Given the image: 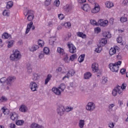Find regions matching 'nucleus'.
Here are the masks:
<instances>
[{
    "mask_svg": "<svg viewBox=\"0 0 128 128\" xmlns=\"http://www.w3.org/2000/svg\"><path fill=\"white\" fill-rule=\"evenodd\" d=\"M84 126V120H80L79 122V127L80 128H83Z\"/></svg>",
    "mask_w": 128,
    "mask_h": 128,
    "instance_id": "obj_37",
    "label": "nucleus"
},
{
    "mask_svg": "<svg viewBox=\"0 0 128 128\" xmlns=\"http://www.w3.org/2000/svg\"><path fill=\"white\" fill-rule=\"evenodd\" d=\"M122 4H124V6H126V4H128V0H124Z\"/></svg>",
    "mask_w": 128,
    "mask_h": 128,
    "instance_id": "obj_59",
    "label": "nucleus"
},
{
    "mask_svg": "<svg viewBox=\"0 0 128 128\" xmlns=\"http://www.w3.org/2000/svg\"><path fill=\"white\" fill-rule=\"evenodd\" d=\"M108 42V40H106V38H102L100 42V46H106V44Z\"/></svg>",
    "mask_w": 128,
    "mask_h": 128,
    "instance_id": "obj_21",
    "label": "nucleus"
},
{
    "mask_svg": "<svg viewBox=\"0 0 128 128\" xmlns=\"http://www.w3.org/2000/svg\"><path fill=\"white\" fill-rule=\"evenodd\" d=\"M16 78L15 76H9L6 78V84L9 86H12L14 82H16Z\"/></svg>",
    "mask_w": 128,
    "mask_h": 128,
    "instance_id": "obj_6",
    "label": "nucleus"
},
{
    "mask_svg": "<svg viewBox=\"0 0 128 128\" xmlns=\"http://www.w3.org/2000/svg\"><path fill=\"white\" fill-rule=\"evenodd\" d=\"M32 24H34V23L32 22H31L29 24H28L26 31V34H28V33L30 32V30L31 28H32V30H34L35 27H34V26H32Z\"/></svg>",
    "mask_w": 128,
    "mask_h": 128,
    "instance_id": "obj_9",
    "label": "nucleus"
},
{
    "mask_svg": "<svg viewBox=\"0 0 128 128\" xmlns=\"http://www.w3.org/2000/svg\"><path fill=\"white\" fill-rule=\"evenodd\" d=\"M122 64V61H118L116 63H110L109 64V68L112 72H116L118 70V66Z\"/></svg>",
    "mask_w": 128,
    "mask_h": 128,
    "instance_id": "obj_2",
    "label": "nucleus"
},
{
    "mask_svg": "<svg viewBox=\"0 0 128 128\" xmlns=\"http://www.w3.org/2000/svg\"><path fill=\"white\" fill-rule=\"evenodd\" d=\"M92 68L93 72H98V64L94 62L92 64Z\"/></svg>",
    "mask_w": 128,
    "mask_h": 128,
    "instance_id": "obj_11",
    "label": "nucleus"
},
{
    "mask_svg": "<svg viewBox=\"0 0 128 128\" xmlns=\"http://www.w3.org/2000/svg\"><path fill=\"white\" fill-rule=\"evenodd\" d=\"M14 40L8 41V48H12L14 46Z\"/></svg>",
    "mask_w": 128,
    "mask_h": 128,
    "instance_id": "obj_27",
    "label": "nucleus"
},
{
    "mask_svg": "<svg viewBox=\"0 0 128 128\" xmlns=\"http://www.w3.org/2000/svg\"><path fill=\"white\" fill-rule=\"evenodd\" d=\"M38 44L40 46H44V41L40 40H38Z\"/></svg>",
    "mask_w": 128,
    "mask_h": 128,
    "instance_id": "obj_50",
    "label": "nucleus"
},
{
    "mask_svg": "<svg viewBox=\"0 0 128 128\" xmlns=\"http://www.w3.org/2000/svg\"><path fill=\"white\" fill-rule=\"evenodd\" d=\"M120 73L122 74H126V69L124 68H122L120 71Z\"/></svg>",
    "mask_w": 128,
    "mask_h": 128,
    "instance_id": "obj_58",
    "label": "nucleus"
},
{
    "mask_svg": "<svg viewBox=\"0 0 128 128\" xmlns=\"http://www.w3.org/2000/svg\"><path fill=\"white\" fill-rule=\"evenodd\" d=\"M30 88L32 92H36L38 88V86L34 81H32L30 82Z\"/></svg>",
    "mask_w": 128,
    "mask_h": 128,
    "instance_id": "obj_7",
    "label": "nucleus"
},
{
    "mask_svg": "<svg viewBox=\"0 0 128 128\" xmlns=\"http://www.w3.org/2000/svg\"><path fill=\"white\" fill-rule=\"evenodd\" d=\"M38 48H40V46L36 44H34L31 47L29 48L30 52H36V50H38Z\"/></svg>",
    "mask_w": 128,
    "mask_h": 128,
    "instance_id": "obj_17",
    "label": "nucleus"
},
{
    "mask_svg": "<svg viewBox=\"0 0 128 128\" xmlns=\"http://www.w3.org/2000/svg\"><path fill=\"white\" fill-rule=\"evenodd\" d=\"M20 58V52L18 50H13V54L10 55V60H14V62H16V60H18Z\"/></svg>",
    "mask_w": 128,
    "mask_h": 128,
    "instance_id": "obj_1",
    "label": "nucleus"
},
{
    "mask_svg": "<svg viewBox=\"0 0 128 128\" xmlns=\"http://www.w3.org/2000/svg\"><path fill=\"white\" fill-rule=\"evenodd\" d=\"M2 38H8L9 40H10L12 38L10 35L8 34V33L4 34L2 36Z\"/></svg>",
    "mask_w": 128,
    "mask_h": 128,
    "instance_id": "obj_34",
    "label": "nucleus"
},
{
    "mask_svg": "<svg viewBox=\"0 0 128 128\" xmlns=\"http://www.w3.org/2000/svg\"><path fill=\"white\" fill-rule=\"evenodd\" d=\"M10 10H5L3 12V16H10Z\"/></svg>",
    "mask_w": 128,
    "mask_h": 128,
    "instance_id": "obj_40",
    "label": "nucleus"
},
{
    "mask_svg": "<svg viewBox=\"0 0 128 128\" xmlns=\"http://www.w3.org/2000/svg\"><path fill=\"white\" fill-rule=\"evenodd\" d=\"M62 70V67H59L56 70V72H61Z\"/></svg>",
    "mask_w": 128,
    "mask_h": 128,
    "instance_id": "obj_60",
    "label": "nucleus"
},
{
    "mask_svg": "<svg viewBox=\"0 0 128 128\" xmlns=\"http://www.w3.org/2000/svg\"><path fill=\"white\" fill-rule=\"evenodd\" d=\"M96 34H98L100 32V28L97 27L94 28Z\"/></svg>",
    "mask_w": 128,
    "mask_h": 128,
    "instance_id": "obj_51",
    "label": "nucleus"
},
{
    "mask_svg": "<svg viewBox=\"0 0 128 128\" xmlns=\"http://www.w3.org/2000/svg\"><path fill=\"white\" fill-rule=\"evenodd\" d=\"M116 41L118 42V44H120V42H122V37L118 38L116 39Z\"/></svg>",
    "mask_w": 128,
    "mask_h": 128,
    "instance_id": "obj_55",
    "label": "nucleus"
},
{
    "mask_svg": "<svg viewBox=\"0 0 128 128\" xmlns=\"http://www.w3.org/2000/svg\"><path fill=\"white\" fill-rule=\"evenodd\" d=\"M32 78L34 81L38 80H40V75L36 73H33Z\"/></svg>",
    "mask_w": 128,
    "mask_h": 128,
    "instance_id": "obj_19",
    "label": "nucleus"
},
{
    "mask_svg": "<svg viewBox=\"0 0 128 128\" xmlns=\"http://www.w3.org/2000/svg\"><path fill=\"white\" fill-rule=\"evenodd\" d=\"M114 127V122H111L110 124H109V128H113Z\"/></svg>",
    "mask_w": 128,
    "mask_h": 128,
    "instance_id": "obj_57",
    "label": "nucleus"
},
{
    "mask_svg": "<svg viewBox=\"0 0 128 128\" xmlns=\"http://www.w3.org/2000/svg\"><path fill=\"white\" fill-rule=\"evenodd\" d=\"M98 24L100 26H107L108 24V20H100L98 22Z\"/></svg>",
    "mask_w": 128,
    "mask_h": 128,
    "instance_id": "obj_10",
    "label": "nucleus"
},
{
    "mask_svg": "<svg viewBox=\"0 0 128 128\" xmlns=\"http://www.w3.org/2000/svg\"><path fill=\"white\" fill-rule=\"evenodd\" d=\"M52 91L53 92H54V94H57V96H60V94H62V91L60 89H59V88H52Z\"/></svg>",
    "mask_w": 128,
    "mask_h": 128,
    "instance_id": "obj_15",
    "label": "nucleus"
},
{
    "mask_svg": "<svg viewBox=\"0 0 128 128\" xmlns=\"http://www.w3.org/2000/svg\"><path fill=\"white\" fill-rule=\"evenodd\" d=\"M105 4L106 6V7L108 8H112V6H114V4L108 1L106 2Z\"/></svg>",
    "mask_w": 128,
    "mask_h": 128,
    "instance_id": "obj_26",
    "label": "nucleus"
},
{
    "mask_svg": "<svg viewBox=\"0 0 128 128\" xmlns=\"http://www.w3.org/2000/svg\"><path fill=\"white\" fill-rule=\"evenodd\" d=\"M128 21V18L126 17L122 16L120 18V22H126Z\"/></svg>",
    "mask_w": 128,
    "mask_h": 128,
    "instance_id": "obj_45",
    "label": "nucleus"
},
{
    "mask_svg": "<svg viewBox=\"0 0 128 128\" xmlns=\"http://www.w3.org/2000/svg\"><path fill=\"white\" fill-rule=\"evenodd\" d=\"M103 36L104 38H112V35L109 32H105L103 33Z\"/></svg>",
    "mask_w": 128,
    "mask_h": 128,
    "instance_id": "obj_28",
    "label": "nucleus"
},
{
    "mask_svg": "<svg viewBox=\"0 0 128 128\" xmlns=\"http://www.w3.org/2000/svg\"><path fill=\"white\" fill-rule=\"evenodd\" d=\"M82 8L84 10V12H90V6L88 4H84L83 5Z\"/></svg>",
    "mask_w": 128,
    "mask_h": 128,
    "instance_id": "obj_18",
    "label": "nucleus"
},
{
    "mask_svg": "<svg viewBox=\"0 0 128 128\" xmlns=\"http://www.w3.org/2000/svg\"><path fill=\"white\" fill-rule=\"evenodd\" d=\"M50 78H52V74H48L45 80V84H48V82L50 80Z\"/></svg>",
    "mask_w": 128,
    "mask_h": 128,
    "instance_id": "obj_32",
    "label": "nucleus"
},
{
    "mask_svg": "<svg viewBox=\"0 0 128 128\" xmlns=\"http://www.w3.org/2000/svg\"><path fill=\"white\" fill-rule=\"evenodd\" d=\"M28 70V74H32V66H30V64H28L26 67Z\"/></svg>",
    "mask_w": 128,
    "mask_h": 128,
    "instance_id": "obj_38",
    "label": "nucleus"
},
{
    "mask_svg": "<svg viewBox=\"0 0 128 128\" xmlns=\"http://www.w3.org/2000/svg\"><path fill=\"white\" fill-rule=\"evenodd\" d=\"M76 36L82 38H86V35L84 34L82 32H78L76 33Z\"/></svg>",
    "mask_w": 128,
    "mask_h": 128,
    "instance_id": "obj_23",
    "label": "nucleus"
},
{
    "mask_svg": "<svg viewBox=\"0 0 128 128\" xmlns=\"http://www.w3.org/2000/svg\"><path fill=\"white\" fill-rule=\"evenodd\" d=\"M34 18V16H28L27 17V20L29 22H32Z\"/></svg>",
    "mask_w": 128,
    "mask_h": 128,
    "instance_id": "obj_44",
    "label": "nucleus"
},
{
    "mask_svg": "<svg viewBox=\"0 0 128 128\" xmlns=\"http://www.w3.org/2000/svg\"><path fill=\"white\" fill-rule=\"evenodd\" d=\"M108 82V78L105 77L102 78V84H106Z\"/></svg>",
    "mask_w": 128,
    "mask_h": 128,
    "instance_id": "obj_48",
    "label": "nucleus"
},
{
    "mask_svg": "<svg viewBox=\"0 0 128 128\" xmlns=\"http://www.w3.org/2000/svg\"><path fill=\"white\" fill-rule=\"evenodd\" d=\"M2 110L3 112V114H6V116H8V114H10V110L6 108L5 107H3L2 108Z\"/></svg>",
    "mask_w": 128,
    "mask_h": 128,
    "instance_id": "obj_25",
    "label": "nucleus"
},
{
    "mask_svg": "<svg viewBox=\"0 0 128 128\" xmlns=\"http://www.w3.org/2000/svg\"><path fill=\"white\" fill-rule=\"evenodd\" d=\"M44 56V52H40V55H39V58H42Z\"/></svg>",
    "mask_w": 128,
    "mask_h": 128,
    "instance_id": "obj_52",
    "label": "nucleus"
},
{
    "mask_svg": "<svg viewBox=\"0 0 128 128\" xmlns=\"http://www.w3.org/2000/svg\"><path fill=\"white\" fill-rule=\"evenodd\" d=\"M116 52V48H111L109 51V54L110 56H114Z\"/></svg>",
    "mask_w": 128,
    "mask_h": 128,
    "instance_id": "obj_22",
    "label": "nucleus"
},
{
    "mask_svg": "<svg viewBox=\"0 0 128 128\" xmlns=\"http://www.w3.org/2000/svg\"><path fill=\"white\" fill-rule=\"evenodd\" d=\"M1 100H2V102H6V100H8V98H6V97H2Z\"/></svg>",
    "mask_w": 128,
    "mask_h": 128,
    "instance_id": "obj_61",
    "label": "nucleus"
},
{
    "mask_svg": "<svg viewBox=\"0 0 128 128\" xmlns=\"http://www.w3.org/2000/svg\"><path fill=\"white\" fill-rule=\"evenodd\" d=\"M84 56H86V55L84 54H82L80 56V57L78 58V62H82L84 60Z\"/></svg>",
    "mask_w": 128,
    "mask_h": 128,
    "instance_id": "obj_29",
    "label": "nucleus"
},
{
    "mask_svg": "<svg viewBox=\"0 0 128 128\" xmlns=\"http://www.w3.org/2000/svg\"><path fill=\"white\" fill-rule=\"evenodd\" d=\"M90 23L91 24H92V26H97L98 24L96 21V20H90Z\"/></svg>",
    "mask_w": 128,
    "mask_h": 128,
    "instance_id": "obj_47",
    "label": "nucleus"
},
{
    "mask_svg": "<svg viewBox=\"0 0 128 128\" xmlns=\"http://www.w3.org/2000/svg\"><path fill=\"white\" fill-rule=\"evenodd\" d=\"M122 88L120 87V86H116L112 91V95L113 96H116L118 94H121L122 92Z\"/></svg>",
    "mask_w": 128,
    "mask_h": 128,
    "instance_id": "obj_3",
    "label": "nucleus"
},
{
    "mask_svg": "<svg viewBox=\"0 0 128 128\" xmlns=\"http://www.w3.org/2000/svg\"><path fill=\"white\" fill-rule=\"evenodd\" d=\"M58 89L61 90L62 92H64V88H66V84H62L58 87Z\"/></svg>",
    "mask_w": 128,
    "mask_h": 128,
    "instance_id": "obj_35",
    "label": "nucleus"
},
{
    "mask_svg": "<svg viewBox=\"0 0 128 128\" xmlns=\"http://www.w3.org/2000/svg\"><path fill=\"white\" fill-rule=\"evenodd\" d=\"M65 111L66 109L64 108V106L62 104L58 106L56 109V112L60 116H62Z\"/></svg>",
    "mask_w": 128,
    "mask_h": 128,
    "instance_id": "obj_4",
    "label": "nucleus"
},
{
    "mask_svg": "<svg viewBox=\"0 0 128 128\" xmlns=\"http://www.w3.org/2000/svg\"><path fill=\"white\" fill-rule=\"evenodd\" d=\"M96 108V104L94 102H90L86 106V110H90V112H92Z\"/></svg>",
    "mask_w": 128,
    "mask_h": 128,
    "instance_id": "obj_8",
    "label": "nucleus"
},
{
    "mask_svg": "<svg viewBox=\"0 0 128 128\" xmlns=\"http://www.w3.org/2000/svg\"><path fill=\"white\" fill-rule=\"evenodd\" d=\"M67 46L68 48L69 52L70 54H76V46H74V44L68 42L67 43Z\"/></svg>",
    "mask_w": 128,
    "mask_h": 128,
    "instance_id": "obj_5",
    "label": "nucleus"
},
{
    "mask_svg": "<svg viewBox=\"0 0 128 128\" xmlns=\"http://www.w3.org/2000/svg\"><path fill=\"white\" fill-rule=\"evenodd\" d=\"M10 118L12 120H18V115L16 113L13 112L10 114Z\"/></svg>",
    "mask_w": 128,
    "mask_h": 128,
    "instance_id": "obj_13",
    "label": "nucleus"
},
{
    "mask_svg": "<svg viewBox=\"0 0 128 128\" xmlns=\"http://www.w3.org/2000/svg\"><path fill=\"white\" fill-rule=\"evenodd\" d=\"M12 6H14V2L12 1H10L7 2L6 8H12Z\"/></svg>",
    "mask_w": 128,
    "mask_h": 128,
    "instance_id": "obj_31",
    "label": "nucleus"
},
{
    "mask_svg": "<svg viewBox=\"0 0 128 128\" xmlns=\"http://www.w3.org/2000/svg\"><path fill=\"white\" fill-rule=\"evenodd\" d=\"M26 16H34V11L32 10H28L27 13L26 14Z\"/></svg>",
    "mask_w": 128,
    "mask_h": 128,
    "instance_id": "obj_43",
    "label": "nucleus"
},
{
    "mask_svg": "<svg viewBox=\"0 0 128 128\" xmlns=\"http://www.w3.org/2000/svg\"><path fill=\"white\" fill-rule=\"evenodd\" d=\"M24 123V120H16V126H22Z\"/></svg>",
    "mask_w": 128,
    "mask_h": 128,
    "instance_id": "obj_33",
    "label": "nucleus"
},
{
    "mask_svg": "<svg viewBox=\"0 0 128 128\" xmlns=\"http://www.w3.org/2000/svg\"><path fill=\"white\" fill-rule=\"evenodd\" d=\"M30 128H44V126L42 125H40L36 123H32L30 126Z\"/></svg>",
    "mask_w": 128,
    "mask_h": 128,
    "instance_id": "obj_16",
    "label": "nucleus"
},
{
    "mask_svg": "<svg viewBox=\"0 0 128 128\" xmlns=\"http://www.w3.org/2000/svg\"><path fill=\"white\" fill-rule=\"evenodd\" d=\"M64 58H63V60H64V62H68V55L66 54H64Z\"/></svg>",
    "mask_w": 128,
    "mask_h": 128,
    "instance_id": "obj_36",
    "label": "nucleus"
},
{
    "mask_svg": "<svg viewBox=\"0 0 128 128\" xmlns=\"http://www.w3.org/2000/svg\"><path fill=\"white\" fill-rule=\"evenodd\" d=\"M10 128H16V125L14 124H10Z\"/></svg>",
    "mask_w": 128,
    "mask_h": 128,
    "instance_id": "obj_64",
    "label": "nucleus"
},
{
    "mask_svg": "<svg viewBox=\"0 0 128 128\" xmlns=\"http://www.w3.org/2000/svg\"><path fill=\"white\" fill-rule=\"evenodd\" d=\"M77 58L78 57L76 56V54H74L70 56V60H72V62L74 60V59L76 58Z\"/></svg>",
    "mask_w": 128,
    "mask_h": 128,
    "instance_id": "obj_42",
    "label": "nucleus"
},
{
    "mask_svg": "<svg viewBox=\"0 0 128 128\" xmlns=\"http://www.w3.org/2000/svg\"><path fill=\"white\" fill-rule=\"evenodd\" d=\"M54 4L56 6H60V0H55L54 2Z\"/></svg>",
    "mask_w": 128,
    "mask_h": 128,
    "instance_id": "obj_54",
    "label": "nucleus"
},
{
    "mask_svg": "<svg viewBox=\"0 0 128 128\" xmlns=\"http://www.w3.org/2000/svg\"><path fill=\"white\" fill-rule=\"evenodd\" d=\"M20 110L22 112H26L28 110V108H26V106L24 105H22L20 108Z\"/></svg>",
    "mask_w": 128,
    "mask_h": 128,
    "instance_id": "obj_20",
    "label": "nucleus"
},
{
    "mask_svg": "<svg viewBox=\"0 0 128 128\" xmlns=\"http://www.w3.org/2000/svg\"><path fill=\"white\" fill-rule=\"evenodd\" d=\"M58 18L62 20H64V14H58Z\"/></svg>",
    "mask_w": 128,
    "mask_h": 128,
    "instance_id": "obj_53",
    "label": "nucleus"
},
{
    "mask_svg": "<svg viewBox=\"0 0 128 128\" xmlns=\"http://www.w3.org/2000/svg\"><path fill=\"white\" fill-rule=\"evenodd\" d=\"M6 77H3L0 78V84H6Z\"/></svg>",
    "mask_w": 128,
    "mask_h": 128,
    "instance_id": "obj_41",
    "label": "nucleus"
},
{
    "mask_svg": "<svg viewBox=\"0 0 128 128\" xmlns=\"http://www.w3.org/2000/svg\"><path fill=\"white\" fill-rule=\"evenodd\" d=\"M72 36V34L71 33H68L67 34V36H66V38H64L65 40H70V38Z\"/></svg>",
    "mask_w": 128,
    "mask_h": 128,
    "instance_id": "obj_46",
    "label": "nucleus"
},
{
    "mask_svg": "<svg viewBox=\"0 0 128 128\" xmlns=\"http://www.w3.org/2000/svg\"><path fill=\"white\" fill-rule=\"evenodd\" d=\"M54 38H52L50 40V43H52V44H54Z\"/></svg>",
    "mask_w": 128,
    "mask_h": 128,
    "instance_id": "obj_63",
    "label": "nucleus"
},
{
    "mask_svg": "<svg viewBox=\"0 0 128 128\" xmlns=\"http://www.w3.org/2000/svg\"><path fill=\"white\" fill-rule=\"evenodd\" d=\"M92 73L90 72H87L84 75V78L85 80H90V78H92Z\"/></svg>",
    "mask_w": 128,
    "mask_h": 128,
    "instance_id": "obj_24",
    "label": "nucleus"
},
{
    "mask_svg": "<svg viewBox=\"0 0 128 128\" xmlns=\"http://www.w3.org/2000/svg\"><path fill=\"white\" fill-rule=\"evenodd\" d=\"M66 112H71V110H72V108H66V109L65 110Z\"/></svg>",
    "mask_w": 128,
    "mask_h": 128,
    "instance_id": "obj_56",
    "label": "nucleus"
},
{
    "mask_svg": "<svg viewBox=\"0 0 128 128\" xmlns=\"http://www.w3.org/2000/svg\"><path fill=\"white\" fill-rule=\"evenodd\" d=\"M102 51V47L100 46H98L97 48H96L95 52L99 54Z\"/></svg>",
    "mask_w": 128,
    "mask_h": 128,
    "instance_id": "obj_49",
    "label": "nucleus"
},
{
    "mask_svg": "<svg viewBox=\"0 0 128 128\" xmlns=\"http://www.w3.org/2000/svg\"><path fill=\"white\" fill-rule=\"evenodd\" d=\"M57 52H58V54H62L64 55V48L58 47L57 48Z\"/></svg>",
    "mask_w": 128,
    "mask_h": 128,
    "instance_id": "obj_30",
    "label": "nucleus"
},
{
    "mask_svg": "<svg viewBox=\"0 0 128 128\" xmlns=\"http://www.w3.org/2000/svg\"><path fill=\"white\" fill-rule=\"evenodd\" d=\"M100 6L95 5V6L92 10V14H96V12H100Z\"/></svg>",
    "mask_w": 128,
    "mask_h": 128,
    "instance_id": "obj_14",
    "label": "nucleus"
},
{
    "mask_svg": "<svg viewBox=\"0 0 128 128\" xmlns=\"http://www.w3.org/2000/svg\"><path fill=\"white\" fill-rule=\"evenodd\" d=\"M72 10H74V6L72 4H67L64 6V10L66 12H70Z\"/></svg>",
    "mask_w": 128,
    "mask_h": 128,
    "instance_id": "obj_12",
    "label": "nucleus"
},
{
    "mask_svg": "<svg viewBox=\"0 0 128 128\" xmlns=\"http://www.w3.org/2000/svg\"><path fill=\"white\" fill-rule=\"evenodd\" d=\"M43 52L46 54H50V48L48 47L44 48Z\"/></svg>",
    "mask_w": 128,
    "mask_h": 128,
    "instance_id": "obj_39",
    "label": "nucleus"
},
{
    "mask_svg": "<svg viewBox=\"0 0 128 128\" xmlns=\"http://www.w3.org/2000/svg\"><path fill=\"white\" fill-rule=\"evenodd\" d=\"M114 104H110L108 106V108L110 110H112V108H114Z\"/></svg>",
    "mask_w": 128,
    "mask_h": 128,
    "instance_id": "obj_62",
    "label": "nucleus"
}]
</instances>
